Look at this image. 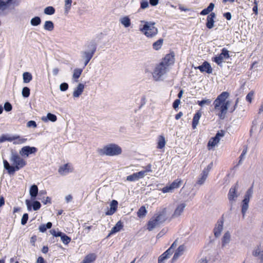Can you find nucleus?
I'll return each mask as SVG.
<instances>
[{"instance_id":"nucleus-1","label":"nucleus","mask_w":263,"mask_h":263,"mask_svg":"<svg viewBox=\"0 0 263 263\" xmlns=\"http://www.w3.org/2000/svg\"><path fill=\"white\" fill-rule=\"evenodd\" d=\"M229 93L223 91L219 95L213 102L214 109L217 112L216 115L221 120H223L228 110L229 101L227 99L229 97Z\"/></svg>"},{"instance_id":"nucleus-2","label":"nucleus","mask_w":263,"mask_h":263,"mask_svg":"<svg viewBox=\"0 0 263 263\" xmlns=\"http://www.w3.org/2000/svg\"><path fill=\"white\" fill-rule=\"evenodd\" d=\"M10 160L13 166L10 165L6 160L3 161L4 168L10 175L13 174L16 171L23 168L27 164L26 161L16 152L12 153Z\"/></svg>"},{"instance_id":"nucleus-3","label":"nucleus","mask_w":263,"mask_h":263,"mask_svg":"<svg viewBox=\"0 0 263 263\" xmlns=\"http://www.w3.org/2000/svg\"><path fill=\"white\" fill-rule=\"evenodd\" d=\"M166 209L163 208L161 211L155 214L147 223V229L152 231L155 227L166 221Z\"/></svg>"},{"instance_id":"nucleus-4","label":"nucleus","mask_w":263,"mask_h":263,"mask_svg":"<svg viewBox=\"0 0 263 263\" xmlns=\"http://www.w3.org/2000/svg\"><path fill=\"white\" fill-rule=\"evenodd\" d=\"M98 153L101 156H115L122 154V148L115 143H110L105 145L102 148H99Z\"/></svg>"},{"instance_id":"nucleus-5","label":"nucleus","mask_w":263,"mask_h":263,"mask_svg":"<svg viewBox=\"0 0 263 263\" xmlns=\"http://www.w3.org/2000/svg\"><path fill=\"white\" fill-rule=\"evenodd\" d=\"M214 8V4L212 3H210L206 8L203 9L200 14L201 15H205L209 14L206 17V22L205 24L207 28L211 29L214 26L215 18H216V14L212 11Z\"/></svg>"},{"instance_id":"nucleus-6","label":"nucleus","mask_w":263,"mask_h":263,"mask_svg":"<svg viewBox=\"0 0 263 263\" xmlns=\"http://www.w3.org/2000/svg\"><path fill=\"white\" fill-rule=\"evenodd\" d=\"M142 22H144V25L140 28V30L146 37H153L158 33V29L155 26V22L144 21Z\"/></svg>"},{"instance_id":"nucleus-7","label":"nucleus","mask_w":263,"mask_h":263,"mask_svg":"<svg viewBox=\"0 0 263 263\" xmlns=\"http://www.w3.org/2000/svg\"><path fill=\"white\" fill-rule=\"evenodd\" d=\"M220 54L212 59V61L219 66L221 65L224 59H228L230 57L229 51L226 48H222Z\"/></svg>"},{"instance_id":"nucleus-8","label":"nucleus","mask_w":263,"mask_h":263,"mask_svg":"<svg viewBox=\"0 0 263 263\" xmlns=\"http://www.w3.org/2000/svg\"><path fill=\"white\" fill-rule=\"evenodd\" d=\"M168 67L160 62L156 65L153 72V77L156 79H160L167 71Z\"/></svg>"},{"instance_id":"nucleus-9","label":"nucleus","mask_w":263,"mask_h":263,"mask_svg":"<svg viewBox=\"0 0 263 263\" xmlns=\"http://www.w3.org/2000/svg\"><path fill=\"white\" fill-rule=\"evenodd\" d=\"M181 183L182 180L180 179H177L169 185L163 187L161 191L163 193L172 192L175 189L179 188Z\"/></svg>"},{"instance_id":"nucleus-10","label":"nucleus","mask_w":263,"mask_h":263,"mask_svg":"<svg viewBox=\"0 0 263 263\" xmlns=\"http://www.w3.org/2000/svg\"><path fill=\"white\" fill-rule=\"evenodd\" d=\"M224 135V132L223 130H221L220 132H218L214 137L211 138L208 143V147L209 149H210L211 147H214L220 141V137H223Z\"/></svg>"},{"instance_id":"nucleus-11","label":"nucleus","mask_w":263,"mask_h":263,"mask_svg":"<svg viewBox=\"0 0 263 263\" xmlns=\"http://www.w3.org/2000/svg\"><path fill=\"white\" fill-rule=\"evenodd\" d=\"M175 54L173 51H171L168 54H166L165 57L162 58L161 63L168 67L170 65H172L175 63Z\"/></svg>"},{"instance_id":"nucleus-12","label":"nucleus","mask_w":263,"mask_h":263,"mask_svg":"<svg viewBox=\"0 0 263 263\" xmlns=\"http://www.w3.org/2000/svg\"><path fill=\"white\" fill-rule=\"evenodd\" d=\"M37 152V148L35 147L25 146L21 148L20 154L22 156H28L29 155L34 154Z\"/></svg>"},{"instance_id":"nucleus-13","label":"nucleus","mask_w":263,"mask_h":263,"mask_svg":"<svg viewBox=\"0 0 263 263\" xmlns=\"http://www.w3.org/2000/svg\"><path fill=\"white\" fill-rule=\"evenodd\" d=\"M196 69H199L201 72H205L208 74L212 72L213 69L209 62L204 61L201 65L195 67Z\"/></svg>"},{"instance_id":"nucleus-14","label":"nucleus","mask_w":263,"mask_h":263,"mask_svg":"<svg viewBox=\"0 0 263 263\" xmlns=\"http://www.w3.org/2000/svg\"><path fill=\"white\" fill-rule=\"evenodd\" d=\"M238 186V182H237L234 185L232 186L230 188L228 195V199L230 201L235 200V199L238 197V195L236 193Z\"/></svg>"},{"instance_id":"nucleus-15","label":"nucleus","mask_w":263,"mask_h":263,"mask_svg":"<svg viewBox=\"0 0 263 263\" xmlns=\"http://www.w3.org/2000/svg\"><path fill=\"white\" fill-rule=\"evenodd\" d=\"M223 221L224 219L222 216L221 218L218 220L217 223L214 229V235L216 237L219 236L221 234L223 229Z\"/></svg>"},{"instance_id":"nucleus-16","label":"nucleus","mask_w":263,"mask_h":263,"mask_svg":"<svg viewBox=\"0 0 263 263\" xmlns=\"http://www.w3.org/2000/svg\"><path fill=\"white\" fill-rule=\"evenodd\" d=\"M144 177V172H139L135 173L130 175L127 176L126 180L128 181L134 182Z\"/></svg>"},{"instance_id":"nucleus-17","label":"nucleus","mask_w":263,"mask_h":263,"mask_svg":"<svg viewBox=\"0 0 263 263\" xmlns=\"http://www.w3.org/2000/svg\"><path fill=\"white\" fill-rule=\"evenodd\" d=\"M73 168L69 163L65 164L63 165L60 166L58 170V172L60 174L63 175L69 172H72Z\"/></svg>"},{"instance_id":"nucleus-18","label":"nucleus","mask_w":263,"mask_h":263,"mask_svg":"<svg viewBox=\"0 0 263 263\" xmlns=\"http://www.w3.org/2000/svg\"><path fill=\"white\" fill-rule=\"evenodd\" d=\"M118 202L116 200H113L110 204V208L105 212L106 215H112L117 210Z\"/></svg>"},{"instance_id":"nucleus-19","label":"nucleus","mask_w":263,"mask_h":263,"mask_svg":"<svg viewBox=\"0 0 263 263\" xmlns=\"http://www.w3.org/2000/svg\"><path fill=\"white\" fill-rule=\"evenodd\" d=\"M96 50V47L95 46L93 47V49L91 50L90 52L85 51L84 52V59L85 60L84 66H86L87 64L89 63L90 60L92 58L94 53H95Z\"/></svg>"},{"instance_id":"nucleus-20","label":"nucleus","mask_w":263,"mask_h":263,"mask_svg":"<svg viewBox=\"0 0 263 263\" xmlns=\"http://www.w3.org/2000/svg\"><path fill=\"white\" fill-rule=\"evenodd\" d=\"M202 116V112L200 110H198L194 115L192 126L193 129H195L198 124L199 120Z\"/></svg>"},{"instance_id":"nucleus-21","label":"nucleus","mask_w":263,"mask_h":263,"mask_svg":"<svg viewBox=\"0 0 263 263\" xmlns=\"http://www.w3.org/2000/svg\"><path fill=\"white\" fill-rule=\"evenodd\" d=\"M123 222L121 220H119L117 222L116 225L112 228L110 233H109V236L119 232L123 228Z\"/></svg>"},{"instance_id":"nucleus-22","label":"nucleus","mask_w":263,"mask_h":263,"mask_svg":"<svg viewBox=\"0 0 263 263\" xmlns=\"http://www.w3.org/2000/svg\"><path fill=\"white\" fill-rule=\"evenodd\" d=\"M84 89V85L82 83H79L73 92V97L74 98L79 97L82 93Z\"/></svg>"},{"instance_id":"nucleus-23","label":"nucleus","mask_w":263,"mask_h":263,"mask_svg":"<svg viewBox=\"0 0 263 263\" xmlns=\"http://www.w3.org/2000/svg\"><path fill=\"white\" fill-rule=\"evenodd\" d=\"M185 246L184 245H180L176 250V252L174 253L173 257L172 258L173 260H176L179 256L183 254V252L185 250Z\"/></svg>"},{"instance_id":"nucleus-24","label":"nucleus","mask_w":263,"mask_h":263,"mask_svg":"<svg viewBox=\"0 0 263 263\" xmlns=\"http://www.w3.org/2000/svg\"><path fill=\"white\" fill-rule=\"evenodd\" d=\"M7 140L9 141L14 140L13 143H14V144H23L27 141V139L22 138L19 136H13L12 137L9 138L8 139H7Z\"/></svg>"},{"instance_id":"nucleus-25","label":"nucleus","mask_w":263,"mask_h":263,"mask_svg":"<svg viewBox=\"0 0 263 263\" xmlns=\"http://www.w3.org/2000/svg\"><path fill=\"white\" fill-rule=\"evenodd\" d=\"M172 254L170 253V249H167L158 257V263H164V261L170 258Z\"/></svg>"},{"instance_id":"nucleus-26","label":"nucleus","mask_w":263,"mask_h":263,"mask_svg":"<svg viewBox=\"0 0 263 263\" xmlns=\"http://www.w3.org/2000/svg\"><path fill=\"white\" fill-rule=\"evenodd\" d=\"M96 257V255L95 253L88 254L85 257L82 263H90L95 261Z\"/></svg>"},{"instance_id":"nucleus-27","label":"nucleus","mask_w":263,"mask_h":263,"mask_svg":"<svg viewBox=\"0 0 263 263\" xmlns=\"http://www.w3.org/2000/svg\"><path fill=\"white\" fill-rule=\"evenodd\" d=\"M249 200H248V199H243V200L242 201L241 213L242 214L243 218H244L246 213L248 210L249 207Z\"/></svg>"},{"instance_id":"nucleus-28","label":"nucleus","mask_w":263,"mask_h":263,"mask_svg":"<svg viewBox=\"0 0 263 263\" xmlns=\"http://www.w3.org/2000/svg\"><path fill=\"white\" fill-rule=\"evenodd\" d=\"M12 1V0H6L4 2L3 0H0V13L7 9Z\"/></svg>"},{"instance_id":"nucleus-29","label":"nucleus","mask_w":263,"mask_h":263,"mask_svg":"<svg viewBox=\"0 0 263 263\" xmlns=\"http://www.w3.org/2000/svg\"><path fill=\"white\" fill-rule=\"evenodd\" d=\"M252 255L255 257L259 256L260 263H263V250L260 251L259 247H258L257 249L253 251Z\"/></svg>"},{"instance_id":"nucleus-30","label":"nucleus","mask_w":263,"mask_h":263,"mask_svg":"<svg viewBox=\"0 0 263 263\" xmlns=\"http://www.w3.org/2000/svg\"><path fill=\"white\" fill-rule=\"evenodd\" d=\"M185 206V204L184 203H182V204H179L175 209L174 213L173 214V216H179L183 212Z\"/></svg>"},{"instance_id":"nucleus-31","label":"nucleus","mask_w":263,"mask_h":263,"mask_svg":"<svg viewBox=\"0 0 263 263\" xmlns=\"http://www.w3.org/2000/svg\"><path fill=\"white\" fill-rule=\"evenodd\" d=\"M166 142L163 136L160 135L158 137L157 146L158 149H162L164 147Z\"/></svg>"},{"instance_id":"nucleus-32","label":"nucleus","mask_w":263,"mask_h":263,"mask_svg":"<svg viewBox=\"0 0 263 263\" xmlns=\"http://www.w3.org/2000/svg\"><path fill=\"white\" fill-rule=\"evenodd\" d=\"M42 120L44 122H47L48 120L51 121V122H55L57 120V116L51 113H48L47 117H43Z\"/></svg>"},{"instance_id":"nucleus-33","label":"nucleus","mask_w":263,"mask_h":263,"mask_svg":"<svg viewBox=\"0 0 263 263\" xmlns=\"http://www.w3.org/2000/svg\"><path fill=\"white\" fill-rule=\"evenodd\" d=\"M163 43V39H160L153 44V48L156 50H159Z\"/></svg>"},{"instance_id":"nucleus-34","label":"nucleus","mask_w":263,"mask_h":263,"mask_svg":"<svg viewBox=\"0 0 263 263\" xmlns=\"http://www.w3.org/2000/svg\"><path fill=\"white\" fill-rule=\"evenodd\" d=\"M52 224L51 222H47L46 224H42L39 226V229L41 232L44 233L46 231L47 229H50Z\"/></svg>"},{"instance_id":"nucleus-35","label":"nucleus","mask_w":263,"mask_h":263,"mask_svg":"<svg viewBox=\"0 0 263 263\" xmlns=\"http://www.w3.org/2000/svg\"><path fill=\"white\" fill-rule=\"evenodd\" d=\"M230 234L229 232L224 233L222 238V247H223L226 244L228 243L230 240Z\"/></svg>"},{"instance_id":"nucleus-36","label":"nucleus","mask_w":263,"mask_h":263,"mask_svg":"<svg viewBox=\"0 0 263 263\" xmlns=\"http://www.w3.org/2000/svg\"><path fill=\"white\" fill-rule=\"evenodd\" d=\"M83 71V69L76 68L73 71V79H74L76 82H78V79L81 76Z\"/></svg>"},{"instance_id":"nucleus-37","label":"nucleus","mask_w":263,"mask_h":263,"mask_svg":"<svg viewBox=\"0 0 263 263\" xmlns=\"http://www.w3.org/2000/svg\"><path fill=\"white\" fill-rule=\"evenodd\" d=\"M23 82L25 83L30 82L32 79V74L28 72H25L23 74Z\"/></svg>"},{"instance_id":"nucleus-38","label":"nucleus","mask_w":263,"mask_h":263,"mask_svg":"<svg viewBox=\"0 0 263 263\" xmlns=\"http://www.w3.org/2000/svg\"><path fill=\"white\" fill-rule=\"evenodd\" d=\"M44 29L48 31H52L54 29V25L52 21H47L45 22L44 26Z\"/></svg>"},{"instance_id":"nucleus-39","label":"nucleus","mask_w":263,"mask_h":263,"mask_svg":"<svg viewBox=\"0 0 263 263\" xmlns=\"http://www.w3.org/2000/svg\"><path fill=\"white\" fill-rule=\"evenodd\" d=\"M147 213V211L144 206H141L137 212V216L139 218L144 217Z\"/></svg>"},{"instance_id":"nucleus-40","label":"nucleus","mask_w":263,"mask_h":263,"mask_svg":"<svg viewBox=\"0 0 263 263\" xmlns=\"http://www.w3.org/2000/svg\"><path fill=\"white\" fill-rule=\"evenodd\" d=\"M38 193V187L37 185L34 184L32 185L30 189V194L32 197H35Z\"/></svg>"},{"instance_id":"nucleus-41","label":"nucleus","mask_w":263,"mask_h":263,"mask_svg":"<svg viewBox=\"0 0 263 263\" xmlns=\"http://www.w3.org/2000/svg\"><path fill=\"white\" fill-rule=\"evenodd\" d=\"M208 176V174H205V172H202V173L201 174V177L198 178L197 181V184L199 185H201L203 184V183L206 179Z\"/></svg>"},{"instance_id":"nucleus-42","label":"nucleus","mask_w":263,"mask_h":263,"mask_svg":"<svg viewBox=\"0 0 263 263\" xmlns=\"http://www.w3.org/2000/svg\"><path fill=\"white\" fill-rule=\"evenodd\" d=\"M120 22L125 27H128L131 24L130 20L128 16L123 17L121 19Z\"/></svg>"},{"instance_id":"nucleus-43","label":"nucleus","mask_w":263,"mask_h":263,"mask_svg":"<svg viewBox=\"0 0 263 263\" xmlns=\"http://www.w3.org/2000/svg\"><path fill=\"white\" fill-rule=\"evenodd\" d=\"M31 24L33 26L40 25L41 23V20L40 17L35 16L31 20Z\"/></svg>"},{"instance_id":"nucleus-44","label":"nucleus","mask_w":263,"mask_h":263,"mask_svg":"<svg viewBox=\"0 0 263 263\" xmlns=\"http://www.w3.org/2000/svg\"><path fill=\"white\" fill-rule=\"evenodd\" d=\"M254 91L253 90H251L246 96V101L248 103H251L252 100L254 98Z\"/></svg>"},{"instance_id":"nucleus-45","label":"nucleus","mask_w":263,"mask_h":263,"mask_svg":"<svg viewBox=\"0 0 263 263\" xmlns=\"http://www.w3.org/2000/svg\"><path fill=\"white\" fill-rule=\"evenodd\" d=\"M55 12L54 8L52 6H48L45 8L44 9V13L46 14L52 15Z\"/></svg>"},{"instance_id":"nucleus-46","label":"nucleus","mask_w":263,"mask_h":263,"mask_svg":"<svg viewBox=\"0 0 263 263\" xmlns=\"http://www.w3.org/2000/svg\"><path fill=\"white\" fill-rule=\"evenodd\" d=\"M61 238L62 242L65 245L68 244L71 241V238L69 236H67L66 235H65L64 234H63L62 235Z\"/></svg>"},{"instance_id":"nucleus-47","label":"nucleus","mask_w":263,"mask_h":263,"mask_svg":"<svg viewBox=\"0 0 263 263\" xmlns=\"http://www.w3.org/2000/svg\"><path fill=\"white\" fill-rule=\"evenodd\" d=\"M30 89L27 87H25L22 90V95L25 98H27L30 95Z\"/></svg>"},{"instance_id":"nucleus-48","label":"nucleus","mask_w":263,"mask_h":263,"mask_svg":"<svg viewBox=\"0 0 263 263\" xmlns=\"http://www.w3.org/2000/svg\"><path fill=\"white\" fill-rule=\"evenodd\" d=\"M211 103V100L210 99H206V100H202L201 101H198L197 104L200 106H203L204 104L209 105Z\"/></svg>"},{"instance_id":"nucleus-49","label":"nucleus","mask_w":263,"mask_h":263,"mask_svg":"<svg viewBox=\"0 0 263 263\" xmlns=\"http://www.w3.org/2000/svg\"><path fill=\"white\" fill-rule=\"evenodd\" d=\"M72 4V0H65V9L66 12H68L70 10Z\"/></svg>"},{"instance_id":"nucleus-50","label":"nucleus","mask_w":263,"mask_h":263,"mask_svg":"<svg viewBox=\"0 0 263 263\" xmlns=\"http://www.w3.org/2000/svg\"><path fill=\"white\" fill-rule=\"evenodd\" d=\"M41 204L39 201H34L32 203V208L34 211H37L41 208Z\"/></svg>"},{"instance_id":"nucleus-51","label":"nucleus","mask_w":263,"mask_h":263,"mask_svg":"<svg viewBox=\"0 0 263 263\" xmlns=\"http://www.w3.org/2000/svg\"><path fill=\"white\" fill-rule=\"evenodd\" d=\"M148 7V3L147 0H141L140 2V8L144 9Z\"/></svg>"},{"instance_id":"nucleus-52","label":"nucleus","mask_w":263,"mask_h":263,"mask_svg":"<svg viewBox=\"0 0 263 263\" xmlns=\"http://www.w3.org/2000/svg\"><path fill=\"white\" fill-rule=\"evenodd\" d=\"M28 219V214L27 213H25L23 214V217L21 219V224L22 225H25L26 224Z\"/></svg>"},{"instance_id":"nucleus-53","label":"nucleus","mask_w":263,"mask_h":263,"mask_svg":"<svg viewBox=\"0 0 263 263\" xmlns=\"http://www.w3.org/2000/svg\"><path fill=\"white\" fill-rule=\"evenodd\" d=\"M144 168H145V170L141 171L144 172V177L146 175L147 172H151L152 171L151 164H147Z\"/></svg>"},{"instance_id":"nucleus-54","label":"nucleus","mask_w":263,"mask_h":263,"mask_svg":"<svg viewBox=\"0 0 263 263\" xmlns=\"http://www.w3.org/2000/svg\"><path fill=\"white\" fill-rule=\"evenodd\" d=\"M252 193H253V189H252V187H251L246 192L244 199H248V200L250 201V198L251 196Z\"/></svg>"},{"instance_id":"nucleus-55","label":"nucleus","mask_w":263,"mask_h":263,"mask_svg":"<svg viewBox=\"0 0 263 263\" xmlns=\"http://www.w3.org/2000/svg\"><path fill=\"white\" fill-rule=\"evenodd\" d=\"M258 2L257 0H254L253 1L254 6L252 10L255 14H258Z\"/></svg>"},{"instance_id":"nucleus-56","label":"nucleus","mask_w":263,"mask_h":263,"mask_svg":"<svg viewBox=\"0 0 263 263\" xmlns=\"http://www.w3.org/2000/svg\"><path fill=\"white\" fill-rule=\"evenodd\" d=\"M4 108L6 111H10L12 109V105L9 102H6L4 104Z\"/></svg>"},{"instance_id":"nucleus-57","label":"nucleus","mask_w":263,"mask_h":263,"mask_svg":"<svg viewBox=\"0 0 263 263\" xmlns=\"http://www.w3.org/2000/svg\"><path fill=\"white\" fill-rule=\"evenodd\" d=\"M213 162H211L208 166L206 168H205L203 170V172H205V174H209V172L210 171V170L212 169V167H213Z\"/></svg>"},{"instance_id":"nucleus-58","label":"nucleus","mask_w":263,"mask_h":263,"mask_svg":"<svg viewBox=\"0 0 263 263\" xmlns=\"http://www.w3.org/2000/svg\"><path fill=\"white\" fill-rule=\"evenodd\" d=\"M60 90L62 91L67 90L68 88V84L66 83H63L60 85Z\"/></svg>"},{"instance_id":"nucleus-59","label":"nucleus","mask_w":263,"mask_h":263,"mask_svg":"<svg viewBox=\"0 0 263 263\" xmlns=\"http://www.w3.org/2000/svg\"><path fill=\"white\" fill-rule=\"evenodd\" d=\"M27 126L28 127H32L33 128H36L37 127V124L34 121H29L27 123Z\"/></svg>"},{"instance_id":"nucleus-60","label":"nucleus","mask_w":263,"mask_h":263,"mask_svg":"<svg viewBox=\"0 0 263 263\" xmlns=\"http://www.w3.org/2000/svg\"><path fill=\"white\" fill-rule=\"evenodd\" d=\"M177 246V240H176L173 243L172 245H171V246L168 249H170V253L173 254L174 251V249Z\"/></svg>"},{"instance_id":"nucleus-61","label":"nucleus","mask_w":263,"mask_h":263,"mask_svg":"<svg viewBox=\"0 0 263 263\" xmlns=\"http://www.w3.org/2000/svg\"><path fill=\"white\" fill-rule=\"evenodd\" d=\"M50 233L55 237H61L63 233L61 232H57L54 230H52L50 231Z\"/></svg>"},{"instance_id":"nucleus-62","label":"nucleus","mask_w":263,"mask_h":263,"mask_svg":"<svg viewBox=\"0 0 263 263\" xmlns=\"http://www.w3.org/2000/svg\"><path fill=\"white\" fill-rule=\"evenodd\" d=\"M180 104V99H176L174 101L173 103V107L175 109H176L178 107L179 105Z\"/></svg>"},{"instance_id":"nucleus-63","label":"nucleus","mask_w":263,"mask_h":263,"mask_svg":"<svg viewBox=\"0 0 263 263\" xmlns=\"http://www.w3.org/2000/svg\"><path fill=\"white\" fill-rule=\"evenodd\" d=\"M223 16L228 21L230 20L232 18L231 14L229 12L223 13Z\"/></svg>"},{"instance_id":"nucleus-64","label":"nucleus","mask_w":263,"mask_h":263,"mask_svg":"<svg viewBox=\"0 0 263 263\" xmlns=\"http://www.w3.org/2000/svg\"><path fill=\"white\" fill-rule=\"evenodd\" d=\"M36 263H45V261L43 257L40 256L37 259Z\"/></svg>"}]
</instances>
